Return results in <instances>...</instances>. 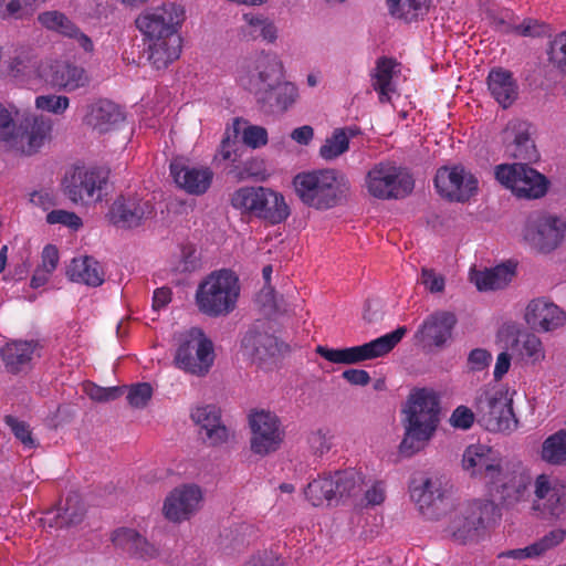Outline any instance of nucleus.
<instances>
[{
    "mask_svg": "<svg viewBox=\"0 0 566 566\" xmlns=\"http://www.w3.org/2000/svg\"><path fill=\"white\" fill-rule=\"evenodd\" d=\"M38 21L46 30L55 32L67 39L77 34V25L61 11H44L38 15Z\"/></svg>",
    "mask_w": 566,
    "mask_h": 566,
    "instance_id": "79ce46f5",
    "label": "nucleus"
},
{
    "mask_svg": "<svg viewBox=\"0 0 566 566\" xmlns=\"http://www.w3.org/2000/svg\"><path fill=\"white\" fill-rule=\"evenodd\" d=\"M123 119L124 115L118 105L108 99H99L93 103L85 116V123L99 133L108 132Z\"/></svg>",
    "mask_w": 566,
    "mask_h": 566,
    "instance_id": "e433bc0d",
    "label": "nucleus"
},
{
    "mask_svg": "<svg viewBox=\"0 0 566 566\" xmlns=\"http://www.w3.org/2000/svg\"><path fill=\"white\" fill-rule=\"evenodd\" d=\"M240 291V281L233 271L217 270L198 285L196 304L198 310L207 316H227L235 308Z\"/></svg>",
    "mask_w": 566,
    "mask_h": 566,
    "instance_id": "20e7f679",
    "label": "nucleus"
},
{
    "mask_svg": "<svg viewBox=\"0 0 566 566\" xmlns=\"http://www.w3.org/2000/svg\"><path fill=\"white\" fill-rule=\"evenodd\" d=\"M214 360L213 344L202 333L190 334L178 346L175 365L185 373L203 377Z\"/></svg>",
    "mask_w": 566,
    "mask_h": 566,
    "instance_id": "2eb2a0df",
    "label": "nucleus"
},
{
    "mask_svg": "<svg viewBox=\"0 0 566 566\" xmlns=\"http://www.w3.org/2000/svg\"><path fill=\"white\" fill-rule=\"evenodd\" d=\"M14 128V118L12 113L0 103V143L7 146L8 140H12V129Z\"/></svg>",
    "mask_w": 566,
    "mask_h": 566,
    "instance_id": "052dcab7",
    "label": "nucleus"
},
{
    "mask_svg": "<svg viewBox=\"0 0 566 566\" xmlns=\"http://www.w3.org/2000/svg\"><path fill=\"white\" fill-rule=\"evenodd\" d=\"M261 175L260 161L256 159L247 160L242 168H237L235 177L239 180H244L251 177H259Z\"/></svg>",
    "mask_w": 566,
    "mask_h": 566,
    "instance_id": "774afa93",
    "label": "nucleus"
},
{
    "mask_svg": "<svg viewBox=\"0 0 566 566\" xmlns=\"http://www.w3.org/2000/svg\"><path fill=\"white\" fill-rule=\"evenodd\" d=\"M284 78L281 60L272 53L261 52L250 59L239 76L240 84L255 98Z\"/></svg>",
    "mask_w": 566,
    "mask_h": 566,
    "instance_id": "f8f14e48",
    "label": "nucleus"
},
{
    "mask_svg": "<svg viewBox=\"0 0 566 566\" xmlns=\"http://www.w3.org/2000/svg\"><path fill=\"white\" fill-rule=\"evenodd\" d=\"M517 342L521 343L520 354L522 357L530 359L532 363L545 358L542 340L535 334L526 333Z\"/></svg>",
    "mask_w": 566,
    "mask_h": 566,
    "instance_id": "de8ad7c7",
    "label": "nucleus"
},
{
    "mask_svg": "<svg viewBox=\"0 0 566 566\" xmlns=\"http://www.w3.org/2000/svg\"><path fill=\"white\" fill-rule=\"evenodd\" d=\"M308 442L315 453L323 454L331 449L329 438L326 432L321 429L310 434Z\"/></svg>",
    "mask_w": 566,
    "mask_h": 566,
    "instance_id": "338daca9",
    "label": "nucleus"
},
{
    "mask_svg": "<svg viewBox=\"0 0 566 566\" xmlns=\"http://www.w3.org/2000/svg\"><path fill=\"white\" fill-rule=\"evenodd\" d=\"M36 346L38 343L33 340H12L7 343L0 350L6 370L12 375L27 374L32 368Z\"/></svg>",
    "mask_w": 566,
    "mask_h": 566,
    "instance_id": "c756f323",
    "label": "nucleus"
},
{
    "mask_svg": "<svg viewBox=\"0 0 566 566\" xmlns=\"http://www.w3.org/2000/svg\"><path fill=\"white\" fill-rule=\"evenodd\" d=\"M438 193L455 202H465L478 191V179L461 165L440 167L434 176Z\"/></svg>",
    "mask_w": 566,
    "mask_h": 566,
    "instance_id": "f3484780",
    "label": "nucleus"
},
{
    "mask_svg": "<svg viewBox=\"0 0 566 566\" xmlns=\"http://www.w3.org/2000/svg\"><path fill=\"white\" fill-rule=\"evenodd\" d=\"M365 501L367 506H376L384 503L386 499V488L382 481H376L365 492Z\"/></svg>",
    "mask_w": 566,
    "mask_h": 566,
    "instance_id": "0e129e2a",
    "label": "nucleus"
},
{
    "mask_svg": "<svg viewBox=\"0 0 566 566\" xmlns=\"http://www.w3.org/2000/svg\"><path fill=\"white\" fill-rule=\"evenodd\" d=\"M201 499V490L197 485L186 484L176 488L167 495L164 502V515L171 522L189 520L197 511Z\"/></svg>",
    "mask_w": 566,
    "mask_h": 566,
    "instance_id": "b1692460",
    "label": "nucleus"
},
{
    "mask_svg": "<svg viewBox=\"0 0 566 566\" xmlns=\"http://www.w3.org/2000/svg\"><path fill=\"white\" fill-rule=\"evenodd\" d=\"M111 539L116 547L136 558L150 559L158 555L157 547L133 528H117L112 533Z\"/></svg>",
    "mask_w": 566,
    "mask_h": 566,
    "instance_id": "7c9ffc66",
    "label": "nucleus"
},
{
    "mask_svg": "<svg viewBox=\"0 0 566 566\" xmlns=\"http://www.w3.org/2000/svg\"><path fill=\"white\" fill-rule=\"evenodd\" d=\"M548 60L554 66L566 72V31L556 34L551 41Z\"/></svg>",
    "mask_w": 566,
    "mask_h": 566,
    "instance_id": "8fccbe9b",
    "label": "nucleus"
},
{
    "mask_svg": "<svg viewBox=\"0 0 566 566\" xmlns=\"http://www.w3.org/2000/svg\"><path fill=\"white\" fill-rule=\"evenodd\" d=\"M35 0H0L1 19H22L32 11Z\"/></svg>",
    "mask_w": 566,
    "mask_h": 566,
    "instance_id": "09e8293b",
    "label": "nucleus"
},
{
    "mask_svg": "<svg viewBox=\"0 0 566 566\" xmlns=\"http://www.w3.org/2000/svg\"><path fill=\"white\" fill-rule=\"evenodd\" d=\"M566 537V531L563 528H555L547 533L543 538L535 543V546L539 553H544L545 551L560 544Z\"/></svg>",
    "mask_w": 566,
    "mask_h": 566,
    "instance_id": "e2e57ef3",
    "label": "nucleus"
},
{
    "mask_svg": "<svg viewBox=\"0 0 566 566\" xmlns=\"http://www.w3.org/2000/svg\"><path fill=\"white\" fill-rule=\"evenodd\" d=\"M358 488V479L353 471H337L334 474L319 475L311 481L304 490L305 497L313 506H322L325 502L338 501L350 496Z\"/></svg>",
    "mask_w": 566,
    "mask_h": 566,
    "instance_id": "4468645a",
    "label": "nucleus"
},
{
    "mask_svg": "<svg viewBox=\"0 0 566 566\" xmlns=\"http://www.w3.org/2000/svg\"><path fill=\"white\" fill-rule=\"evenodd\" d=\"M531 483V474L522 463L506 461L485 486L490 496L488 500L496 506L514 507L518 503L527 501Z\"/></svg>",
    "mask_w": 566,
    "mask_h": 566,
    "instance_id": "0eeeda50",
    "label": "nucleus"
},
{
    "mask_svg": "<svg viewBox=\"0 0 566 566\" xmlns=\"http://www.w3.org/2000/svg\"><path fill=\"white\" fill-rule=\"evenodd\" d=\"M431 0H387L392 17L406 22L417 21L427 14Z\"/></svg>",
    "mask_w": 566,
    "mask_h": 566,
    "instance_id": "a19ab883",
    "label": "nucleus"
},
{
    "mask_svg": "<svg viewBox=\"0 0 566 566\" xmlns=\"http://www.w3.org/2000/svg\"><path fill=\"white\" fill-rule=\"evenodd\" d=\"M109 178L105 167H76L65 180V193L75 203L91 205L103 200Z\"/></svg>",
    "mask_w": 566,
    "mask_h": 566,
    "instance_id": "ddd939ff",
    "label": "nucleus"
},
{
    "mask_svg": "<svg viewBox=\"0 0 566 566\" xmlns=\"http://www.w3.org/2000/svg\"><path fill=\"white\" fill-rule=\"evenodd\" d=\"M539 457L553 467H566V428L548 436L542 443Z\"/></svg>",
    "mask_w": 566,
    "mask_h": 566,
    "instance_id": "58836bf2",
    "label": "nucleus"
},
{
    "mask_svg": "<svg viewBox=\"0 0 566 566\" xmlns=\"http://www.w3.org/2000/svg\"><path fill=\"white\" fill-rule=\"evenodd\" d=\"M46 222L49 224H63L74 231L83 226L82 219L75 212L61 209L49 212L46 214Z\"/></svg>",
    "mask_w": 566,
    "mask_h": 566,
    "instance_id": "5fc2aeb1",
    "label": "nucleus"
},
{
    "mask_svg": "<svg viewBox=\"0 0 566 566\" xmlns=\"http://www.w3.org/2000/svg\"><path fill=\"white\" fill-rule=\"evenodd\" d=\"M368 193L380 200L402 199L415 188V180L409 171L390 161L374 165L365 179Z\"/></svg>",
    "mask_w": 566,
    "mask_h": 566,
    "instance_id": "6e6552de",
    "label": "nucleus"
},
{
    "mask_svg": "<svg viewBox=\"0 0 566 566\" xmlns=\"http://www.w3.org/2000/svg\"><path fill=\"white\" fill-rule=\"evenodd\" d=\"M293 186L300 200L317 210L337 206L349 190L345 175L328 168L300 172L294 177Z\"/></svg>",
    "mask_w": 566,
    "mask_h": 566,
    "instance_id": "7ed1b4c3",
    "label": "nucleus"
},
{
    "mask_svg": "<svg viewBox=\"0 0 566 566\" xmlns=\"http://www.w3.org/2000/svg\"><path fill=\"white\" fill-rule=\"evenodd\" d=\"M525 321L536 332H553L566 323V313L545 297L532 300L526 306Z\"/></svg>",
    "mask_w": 566,
    "mask_h": 566,
    "instance_id": "393cba45",
    "label": "nucleus"
},
{
    "mask_svg": "<svg viewBox=\"0 0 566 566\" xmlns=\"http://www.w3.org/2000/svg\"><path fill=\"white\" fill-rule=\"evenodd\" d=\"M48 81L55 87L72 92L87 85L88 77L81 66L67 62H55L51 65Z\"/></svg>",
    "mask_w": 566,
    "mask_h": 566,
    "instance_id": "72a5a7b5",
    "label": "nucleus"
},
{
    "mask_svg": "<svg viewBox=\"0 0 566 566\" xmlns=\"http://www.w3.org/2000/svg\"><path fill=\"white\" fill-rule=\"evenodd\" d=\"M478 423L491 432L511 433L518 427L513 398L503 385L485 386L474 399Z\"/></svg>",
    "mask_w": 566,
    "mask_h": 566,
    "instance_id": "39448f33",
    "label": "nucleus"
},
{
    "mask_svg": "<svg viewBox=\"0 0 566 566\" xmlns=\"http://www.w3.org/2000/svg\"><path fill=\"white\" fill-rule=\"evenodd\" d=\"M52 133V123L43 116L25 117L12 129V140H8L7 147L31 156L36 154Z\"/></svg>",
    "mask_w": 566,
    "mask_h": 566,
    "instance_id": "a211bd4d",
    "label": "nucleus"
},
{
    "mask_svg": "<svg viewBox=\"0 0 566 566\" xmlns=\"http://www.w3.org/2000/svg\"><path fill=\"white\" fill-rule=\"evenodd\" d=\"M476 411L473 412L465 406L457 407L450 417V424L455 429L468 430L474 423Z\"/></svg>",
    "mask_w": 566,
    "mask_h": 566,
    "instance_id": "6e6d98bb",
    "label": "nucleus"
},
{
    "mask_svg": "<svg viewBox=\"0 0 566 566\" xmlns=\"http://www.w3.org/2000/svg\"><path fill=\"white\" fill-rule=\"evenodd\" d=\"M53 513H55V520L54 522L49 523L51 527H64L74 525L80 523L84 516V510L77 495H69L65 499L63 509L50 511L48 512V515Z\"/></svg>",
    "mask_w": 566,
    "mask_h": 566,
    "instance_id": "c03bdc74",
    "label": "nucleus"
},
{
    "mask_svg": "<svg viewBox=\"0 0 566 566\" xmlns=\"http://www.w3.org/2000/svg\"><path fill=\"white\" fill-rule=\"evenodd\" d=\"M243 142L252 148H259L268 143V132L261 126H249L243 130Z\"/></svg>",
    "mask_w": 566,
    "mask_h": 566,
    "instance_id": "bf43d9fd",
    "label": "nucleus"
},
{
    "mask_svg": "<svg viewBox=\"0 0 566 566\" xmlns=\"http://www.w3.org/2000/svg\"><path fill=\"white\" fill-rule=\"evenodd\" d=\"M200 268V259L193 245L187 244L181 248V259L178 265L180 272H193Z\"/></svg>",
    "mask_w": 566,
    "mask_h": 566,
    "instance_id": "13d9d810",
    "label": "nucleus"
},
{
    "mask_svg": "<svg viewBox=\"0 0 566 566\" xmlns=\"http://www.w3.org/2000/svg\"><path fill=\"white\" fill-rule=\"evenodd\" d=\"M191 420L206 433V441L212 446L226 443L229 430L221 422V410L216 405L197 406L190 412Z\"/></svg>",
    "mask_w": 566,
    "mask_h": 566,
    "instance_id": "cd10ccee",
    "label": "nucleus"
},
{
    "mask_svg": "<svg viewBox=\"0 0 566 566\" xmlns=\"http://www.w3.org/2000/svg\"><path fill=\"white\" fill-rule=\"evenodd\" d=\"M566 224L557 217H543L534 223L527 224L524 239L542 253L555 250L563 241Z\"/></svg>",
    "mask_w": 566,
    "mask_h": 566,
    "instance_id": "4be33fe9",
    "label": "nucleus"
},
{
    "mask_svg": "<svg viewBox=\"0 0 566 566\" xmlns=\"http://www.w3.org/2000/svg\"><path fill=\"white\" fill-rule=\"evenodd\" d=\"M241 347L244 355H248L253 361L258 363L273 357L279 350L275 336L252 328L243 335Z\"/></svg>",
    "mask_w": 566,
    "mask_h": 566,
    "instance_id": "473e14b6",
    "label": "nucleus"
},
{
    "mask_svg": "<svg viewBox=\"0 0 566 566\" xmlns=\"http://www.w3.org/2000/svg\"><path fill=\"white\" fill-rule=\"evenodd\" d=\"M86 395L94 401L98 402H107L117 399L120 397L125 387L114 386V387H101L95 384L88 382L85 385Z\"/></svg>",
    "mask_w": 566,
    "mask_h": 566,
    "instance_id": "3c124183",
    "label": "nucleus"
},
{
    "mask_svg": "<svg viewBox=\"0 0 566 566\" xmlns=\"http://www.w3.org/2000/svg\"><path fill=\"white\" fill-rule=\"evenodd\" d=\"M396 61L390 57L381 56L376 62L375 73L373 75V88L378 93L380 103L390 101V92L392 91L391 81Z\"/></svg>",
    "mask_w": 566,
    "mask_h": 566,
    "instance_id": "ea45409f",
    "label": "nucleus"
},
{
    "mask_svg": "<svg viewBox=\"0 0 566 566\" xmlns=\"http://www.w3.org/2000/svg\"><path fill=\"white\" fill-rule=\"evenodd\" d=\"M421 282L431 293H440L444 290V277L431 269H422Z\"/></svg>",
    "mask_w": 566,
    "mask_h": 566,
    "instance_id": "680f3d73",
    "label": "nucleus"
},
{
    "mask_svg": "<svg viewBox=\"0 0 566 566\" xmlns=\"http://www.w3.org/2000/svg\"><path fill=\"white\" fill-rule=\"evenodd\" d=\"M243 19L247 22L245 34L251 39H262L266 42L276 40L277 29L269 19L253 13H245Z\"/></svg>",
    "mask_w": 566,
    "mask_h": 566,
    "instance_id": "a18cd8bd",
    "label": "nucleus"
},
{
    "mask_svg": "<svg viewBox=\"0 0 566 566\" xmlns=\"http://www.w3.org/2000/svg\"><path fill=\"white\" fill-rule=\"evenodd\" d=\"M534 510L554 520L566 516V485L559 480L539 474L534 482Z\"/></svg>",
    "mask_w": 566,
    "mask_h": 566,
    "instance_id": "aec40b11",
    "label": "nucleus"
},
{
    "mask_svg": "<svg viewBox=\"0 0 566 566\" xmlns=\"http://www.w3.org/2000/svg\"><path fill=\"white\" fill-rule=\"evenodd\" d=\"M230 201L242 214L273 226L284 222L291 213L282 193L262 186L241 187L232 193Z\"/></svg>",
    "mask_w": 566,
    "mask_h": 566,
    "instance_id": "423d86ee",
    "label": "nucleus"
},
{
    "mask_svg": "<svg viewBox=\"0 0 566 566\" xmlns=\"http://www.w3.org/2000/svg\"><path fill=\"white\" fill-rule=\"evenodd\" d=\"M251 429L250 448L254 454L264 457L275 452L284 439L279 417L270 411H253L249 415Z\"/></svg>",
    "mask_w": 566,
    "mask_h": 566,
    "instance_id": "dca6fc26",
    "label": "nucleus"
},
{
    "mask_svg": "<svg viewBox=\"0 0 566 566\" xmlns=\"http://www.w3.org/2000/svg\"><path fill=\"white\" fill-rule=\"evenodd\" d=\"M354 132L348 128H335L319 148V156L325 160H334L349 149V139Z\"/></svg>",
    "mask_w": 566,
    "mask_h": 566,
    "instance_id": "37998d69",
    "label": "nucleus"
},
{
    "mask_svg": "<svg viewBox=\"0 0 566 566\" xmlns=\"http://www.w3.org/2000/svg\"><path fill=\"white\" fill-rule=\"evenodd\" d=\"M506 461L493 448L475 443L465 448L462 454V469L472 479H478L484 486L493 479Z\"/></svg>",
    "mask_w": 566,
    "mask_h": 566,
    "instance_id": "6ab92c4d",
    "label": "nucleus"
},
{
    "mask_svg": "<svg viewBox=\"0 0 566 566\" xmlns=\"http://www.w3.org/2000/svg\"><path fill=\"white\" fill-rule=\"evenodd\" d=\"M185 19L184 7L175 2L145 9L136 18V28L143 35L144 52L155 69H166L179 59L182 46L179 29Z\"/></svg>",
    "mask_w": 566,
    "mask_h": 566,
    "instance_id": "f257e3e1",
    "label": "nucleus"
},
{
    "mask_svg": "<svg viewBox=\"0 0 566 566\" xmlns=\"http://www.w3.org/2000/svg\"><path fill=\"white\" fill-rule=\"evenodd\" d=\"M407 332L406 326H399L395 331L363 345L345 348L318 346L316 352L333 364L355 365L387 355L400 343Z\"/></svg>",
    "mask_w": 566,
    "mask_h": 566,
    "instance_id": "1a4fd4ad",
    "label": "nucleus"
},
{
    "mask_svg": "<svg viewBox=\"0 0 566 566\" xmlns=\"http://www.w3.org/2000/svg\"><path fill=\"white\" fill-rule=\"evenodd\" d=\"M153 396V387L148 382H137L128 388L127 401L133 408H144Z\"/></svg>",
    "mask_w": 566,
    "mask_h": 566,
    "instance_id": "603ef678",
    "label": "nucleus"
},
{
    "mask_svg": "<svg viewBox=\"0 0 566 566\" xmlns=\"http://www.w3.org/2000/svg\"><path fill=\"white\" fill-rule=\"evenodd\" d=\"M4 423L11 429L14 437L23 444L24 448L34 449L38 447V442L33 438L29 423L19 420L11 415L4 417Z\"/></svg>",
    "mask_w": 566,
    "mask_h": 566,
    "instance_id": "49530a36",
    "label": "nucleus"
},
{
    "mask_svg": "<svg viewBox=\"0 0 566 566\" xmlns=\"http://www.w3.org/2000/svg\"><path fill=\"white\" fill-rule=\"evenodd\" d=\"M170 174L177 186L190 195L205 193L213 178V172L208 167H189L181 159L170 163Z\"/></svg>",
    "mask_w": 566,
    "mask_h": 566,
    "instance_id": "bb28decb",
    "label": "nucleus"
},
{
    "mask_svg": "<svg viewBox=\"0 0 566 566\" xmlns=\"http://www.w3.org/2000/svg\"><path fill=\"white\" fill-rule=\"evenodd\" d=\"M154 212V206L149 200H144L138 195H120L112 203L107 217L109 222L120 229H134L140 227Z\"/></svg>",
    "mask_w": 566,
    "mask_h": 566,
    "instance_id": "412c9836",
    "label": "nucleus"
},
{
    "mask_svg": "<svg viewBox=\"0 0 566 566\" xmlns=\"http://www.w3.org/2000/svg\"><path fill=\"white\" fill-rule=\"evenodd\" d=\"M496 512V505L489 500H474L459 505L450 515L447 531L454 541L465 544L479 537L484 523Z\"/></svg>",
    "mask_w": 566,
    "mask_h": 566,
    "instance_id": "9d476101",
    "label": "nucleus"
},
{
    "mask_svg": "<svg viewBox=\"0 0 566 566\" xmlns=\"http://www.w3.org/2000/svg\"><path fill=\"white\" fill-rule=\"evenodd\" d=\"M410 496L427 520H440L442 513L449 506L441 482L438 479L427 478L419 485H415L413 482L410 486Z\"/></svg>",
    "mask_w": 566,
    "mask_h": 566,
    "instance_id": "5701e85b",
    "label": "nucleus"
},
{
    "mask_svg": "<svg viewBox=\"0 0 566 566\" xmlns=\"http://www.w3.org/2000/svg\"><path fill=\"white\" fill-rule=\"evenodd\" d=\"M59 263V250L55 245L48 244L44 247L42 251V264L41 269L46 272V274H52L56 269Z\"/></svg>",
    "mask_w": 566,
    "mask_h": 566,
    "instance_id": "69168bd1",
    "label": "nucleus"
},
{
    "mask_svg": "<svg viewBox=\"0 0 566 566\" xmlns=\"http://www.w3.org/2000/svg\"><path fill=\"white\" fill-rule=\"evenodd\" d=\"M488 87L503 108L511 106L517 98V84L507 70L501 67L492 70L488 76Z\"/></svg>",
    "mask_w": 566,
    "mask_h": 566,
    "instance_id": "f704fd0d",
    "label": "nucleus"
},
{
    "mask_svg": "<svg viewBox=\"0 0 566 566\" xmlns=\"http://www.w3.org/2000/svg\"><path fill=\"white\" fill-rule=\"evenodd\" d=\"M297 97V87L283 78L259 95L256 102L266 112L284 113L296 102Z\"/></svg>",
    "mask_w": 566,
    "mask_h": 566,
    "instance_id": "2f4dec72",
    "label": "nucleus"
},
{
    "mask_svg": "<svg viewBox=\"0 0 566 566\" xmlns=\"http://www.w3.org/2000/svg\"><path fill=\"white\" fill-rule=\"evenodd\" d=\"M492 361V355L484 348H474L468 356V366L472 371H482L486 369Z\"/></svg>",
    "mask_w": 566,
    "mask_h": 566,
    "instance_id": "4d7b16f0",
    "label": "nucleus"
},
{
    "mask_svg": "<svg viewBox=\"0 0 566 566\" xmlns=\"http://www.w3.org/2000/svg\"><path fill=\"white\" fill-rule=\"evenodd\" d=\"M531 125L524 120L510 122L505 135L506 138L512 137L506 146V151L510 156L520 160L536 161L539 154L536 149L535 143L531 137Z\"/></svg>",
    "mask_w": 566,
    "mask_h": 566,
    "instance_id": "c85d7f7f",
    "label": "nucleus"
},
{
    "mask_svg": "<svg viewBox=\"0 0 566 566\" xmlns=\"http://www.w3.org/2000/svg\"><path fill=\"white\" fill-rule=\"evenodd\" d=\"M514 274V266L501 264L492 269L476 272L472 281L479 291H496L509 285Z\"/></svg>",
    "mask_w": 566,
    "mask_h": 566,
    "instance_id": "4c0bfd02",
    "label": "nucleus"
},
{
    "mask_svg": "<svg viewBox=\"0 0 566 566\" xmlns=\"http://www.w3.org/2000/svg\"><path fill=\"white\" fill-rule=\"evenodd\" d=\"M69 104V97L62 95H40L35 98L36 108L53 114H63L67 109Z\"/></svg>",
    "mask_w": 566,
    "mask_h": 566,
    "instance_id": "864d4df0",
    "label": "nucleus"
},
{
    "mask_svg": "<svg viewBox=\"0 0 566 566\" xmlns=\"http://www.w3.org/2000/svg\"><path fill=\"white\" fill-rule=\"evenodd\" d=\"M457 317L449 311H437L427 316L418 327L415 337L429 345L443 346L452 336Z\"/></svg>",
    "mask_w": 566,
    "mask_h": 566,
    "instance_id": "a878e982",
    "label": "nucleus"
},
{
    "mask_svg": "<svg viewBox=\"0 0 566 566\" xmlns=\"http://www.w3.org/2000/svg\"><path fill=\"white\" fill-rule=\"evenodd\" d=\"M439 412V399L433 392L419 389L410 396L405 436L399 446L403 457H411L424 448L438 427Z\"/></svg>",
    "mask_w": 566,
    "mask_h": 566,
    "instance_id": "f03ea898",
    "label": "nucleus"
},
{
    "mask_svg": "<svg viewBox=\"0 0 566 566\" xmlns=\"http://www.w3.org/2000/svg\"><path fill=\"white\" fill-rule=\"evenodd\" d=\"M66 275L73 282L96 287L103 284L105 273L98 261L85 255L71 261Z\"/></svg>",
    "mask_w": 566,
    "mask_h": 566,
    "instance_id": "c9c22d12",
    "label": "nucleus"
},
{
    "mask_svg": "<svg viewBox=\"0 0 566 566\" xmlns=\"http://www.w3.org/2000/svg\"><path fill=\"white\" fill-rule=\"evenodd\" d=\"M496 180L517 198L538 199L548 190V179L527 164H503L495 168Z\"/></svg>",
    "mask_w": 566,
    "mask_h": 566,
    "instance_id": "9b49d317",
    "label": "nucleus"
}]
</instances>
